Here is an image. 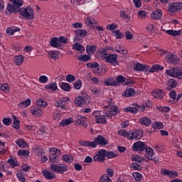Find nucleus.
<instances>
[{
    "mask_svg": "<svg viewBox=\"0 0 182 182\" xmlns=\"http://www.w3.org/2000/svg\"><path fill=\"white\" fill-rule=\"evenodd\" d=\"M100 55L107 63H110L112 66H117L119 65V61H117L119 55L117 53L109 54L106 50L101 49L100 50Z\"/></svg>",
    "mask_w": 182,
    "mask_h": 182,
    "instance_id": "nucleus-1",
    "label": "nucleus"
},
{
    "mask_svg": "<svg viewBox=\"0 0 182 182\" xmlns=\"http://www.w3.org/2000/svg\"><path fill=\"white\" fill-rule=\"evenodd\" d=\"M93 116H95L97 124H106L107 119H112V115L109 112L102 111H96L93 113Z\"/></svg>",
    "mask_w": 182,
    "mask_h": 182,
    "instance_id": "nucleus-2",
    "label": "nucleus"
},
{
    "mask_svg": "<svg viewBox=\"0 0 182 182\" xmlns=\"http://www.w3.org/2000/svg\"><path fill=\"white\" fill-rule=\"evenodd\" d=\"M90 96L87 93H80L77 97L75 99V105L78 107H82L85 105H89L90 103Z\"/></svg>",
    "mask_w": 182,
    "mask_h": 182,
    "instance_id": "nucleus-3",
    "label": "nucleus"
},
{
    "mask_svg": "<svg viewBox=\"0 0 182 182\" xmlns=\"http://www.w3.org/2000/svg\"><path fill=\"white\" fill-rule=\"evenodd\" d=\"M74 123L75 126L81 125L82 127H87V118L82 115H77L75 117L69 118V124Z\"/></svg>",
    "mask_w": 182,
    "mask_h": 182,
    "instance_id": "nucleus-4",
    "label": "nucleus"
},
{
    "mask_svg": "<svg viewBox=\"0 0 182 182\" xmlns=\"http://www.w3.org/2000/svg\"><path fill=\"white\" fill-rule=\"evenodd\" d=\"M20 15L23 17L24 19H27L28 21H32V19H35V13H33V9L28 8H21L19 9Z\"/></svg>",
    "mask_w": 182,
    "mask_h": 182,
    "instance_id": "nucleus-5",
    "label": "nucleus"
},
{
    "mask_svg": "<svg viewBox=\"0 0 182 182\" xmlns=\"http://www.w3.org/2000/svg\"><path fill=\"white\" fill-rule=\"evenodd\" d=\"M182 9L181 2H170L168 4V11L170 14H178Z\"/></svg>",
    "mask_w": 182,
    "mask_h": 182,
    "instance_id": "nucleus-6",
    "label": "nucleus"
},
{
    "mask_svg": "<svg viewBox=\"0 0 182 182\" xmlns=\"http://www.w3.org/2000/svg\"><path fill=\"white\" fill-rule=\"evenodd\" d=\"M168 76H171V77H177V79H182V68H171L166 71Z\"/></svg>",
    "mask_w": 182,
    "mask_h": 182,
    "instance_id": "nucleus-7",
    "label": "nucleus"
},
{
    "mask_svg": "<svg viewBox=\"0 0 182 182\" xmlns=\"http://www.w3.org/2000/svg\"><path fill=\"white\" fill-rule=\"evenodd\" d=\"M68 103H69V97L60 98L55 102L54 106L60 110H66L68 109L66 107Z\"/></svg>",
    "mask_w": 182,
    "mask_h": 182,
    "instance_id": "nucleus-8",
    "label": "nucleus"
},
{
    "mask_svg": "<svg viewBox=\"0 0 182 182\" xmlns=\"http://www.w3.org/2000/svg\"><path fill=\"white\" fill-rule=\"evenodd\" d=\"M50 168L51 171H54L55 173H60V174H63L65 171H68V166L64 164H51L50 165Z\"/></svg>",
    "mask_w": 182,
    "mask_h": 182,
    "instance_id": "nucleus-9",
    "label": "nucleus"
},
{
    "mask_svg": "<svg viewBox=\"0 0 182 182\" xmlns=\"http://www.w3.org/2000/svg\"><path fill=\"white\" fill-rule=\"evenodd\" d=\"M93 143L94 149H96L98 145L106 146L109 144V141H107V139H106V138H105V136L102 135H97V136L94 139Z\"/></svg>",
    "mask_w": 182,
    "mask_h": 182,
    "instance_id": "nucleus-10",
    "label": "nucleus"
},
{
    "mask_svg": "<svg viewBox=\"0 0 182 182\" xmlns=\"http://www.w3.org/2000/svg\"><path fill=\"white\" fill-rule=\"evenodd\" d=\"M94 161H99V163H105L106 161V150L100 149L98 153L93 157Z\"/></svg>",
    "mask_w": 182,
    "mask_h": 182,
    "instance_id": "nucleus-11",
    "label": "nucleus"
},
{
    "mask_svg": "<svg viewBox=\"0 0 182 182\" xmlns=\"http://www.w3.org/2000/svg\"><path fill=\"white\" fill-rule=\"evenodd\" d=\"M146 149H147L146 142H143L141 141L134 142L132 145V150L134 151H144Z\"/></svg>",
    "mask_w": 182,
    "mask_h": 182,
    "instance_id": "nucleus-12",
    "label": "nucleus"
},
{
    "mask_svg": "<svg viewBox=\"0 0 182 182\" xmlns=\"http://www.w3.org/2000/svg\"><path fill=\"white\" fill-rule=\"evenodd\" d=\"M129 132V140H140L143 137V130L141 129L131 130Z\"/></svg>",
    "mask_w": 182,
    "mask_h": 182,
    "instance_id": "nucleus-13",
    "label": "nucleus"
},
{
    "mask_svg": "<svg viewBox=\"0 0 182 182\" xmlns=\"http://www.w3.org/2000/svg\"><path fill=\"white\" fill-rule=\"evenodd\" d=\"M161 176H167L169 178H174V177L178 176V173L177 171H173L168 168H162L161 170Z\"/></svg>",
    "mask_w": 182,
    "mask_h": 182,
    "instance_id": "nucleus-14",
    "label": "nucleus"
},
{
    "mask_svg": "<svg viewBox=\"0 0 182 182\" xmlns=\"http://www.w3.org/2000/svg\"><path fill=\"white\" fill-rule=\"evenodd\" d=\"M165 59L168 63H171L172 65H177V57L172 54L171 53L164 52Z\"/></svg>",
    "mask_w": 182,
    "mask_h": 182,
    "instance_id": "nucleus-15",
    "label": "nucleus"
},
{
    "mask_svg": "<svg viewBox=\"0 0 182 182\" xmlns=\"http://www.w3.org/2000/svg\"><path fill=\"white\" fill-rule=\"evenodd\" d=\"M49 43L51 48H55V49H62L63 48V44L60 43L58 37H52Z\"/></svg>",
    "mask_w": 182,
    "mask_h": 182,
    "instance_id": "nucleus-16",
    "label": "nucleus"
},
{
    "mask_svg": "<svg viewBox=\"0 0 182 182\" xmlns=\"http://www.w3.org/2000/svg\"><path fill=\"white\" fill-rule=\"evenodd\" d=\"M146 154H147V158L148 160H152L153 161H155V163H159V159L157 157L154 156V150L151 149V147H146Z\"/></svg>",
    "mask_w": 182,
    "mask_h": 182,
    "instance_id": "nucleus-17",
    "label": "nucleus"
},
{
    "mask_svg": "<svg viewBox=\"0 0 182 182\" xmlns=\"http://www.w3.org/2000/svg\"><path fill=\"white\" fill-rule=\"evenodd\" d=\"M7 11H6L5 14L6 15H8V16H9V15H11V14H18L20 12L19 9H16V7L12 4L9 3L7 4Z\"/></svg>",
    "mask_w": 182,
    "mask_h": 182,
    "instance_id": "nucleus-18",
    "label": "nucleus"
},
{
    "mask_svg": "<svg viewBox=\"0 0 182 182\" xmlns=\"http://www.w3.org/2000/svg\"><path fill=\"white\" fill-rule=\"evenodd\" d=\"M30 112L33 116H36L37 117H39L43 114L42 108H40L38 105L31 107Z\"/></svg>",
    "mask_w": 182,
    "mask_h": 182,
    "instance_id": "nucleus-19",
    "label": "nucleus"
},
{
    "mask_svg": "<svg viewBox=\"0 0 182 182\" xmlns=\"http://www.w3.org/2000/svg\"><path fill=\"white\" fill-rule=\"evenodd\" d=\"M152 96L154 99L161 100L164 97V92L163 90L156 89L152 92Z\"/></svg>",
    "mask_w": 182,
    "mask_h": 182,
    "instance_id": "nucleus-20",
    "label": "nucleus"
},
{
    "mask_svg": "<svg viewBox=\"0 0 182 182\" xmlns=\"http://www.w3.org/2000/svg\"><path fill=\"white\" fill-rule=\"evenodd\" d=\"M119 113H120V110H119L117 106L114 103L111 105V107L108 109V114H109V116H116V114H119Z\"/></svg>",
    "mask_w": 182,
    "mask_h": 182,
    "instance_id": "nucleus-21",
    "label": "nucleus"
},
{
    "mask_svg": "<svg viewBox=\"0 0 182 182\" xmlns=\"http://www.w3.org/2000/svg\"><path fill=\"white\" fill-rule=\"evenodd\" d=\"M43 176L47 180H53V178H56V174L46 169L43 171Z\"/></svg>",
    "mask_w": 182,
    "mask_h": 182,
    "instance_id": "nucleus-22",
    "label": "nucleus"
},
{
    "mask_svg": "<svg viewBox=\"0 0 182 182\" xmlns=\"http://www.w3.org/2000/svg\"><path fill=\"white\" fill-rule=\"evenodd\" d=\"M163 16V11L161 9H157L156 11H154L151 13V17L152 19H154L155 21H159V19H161V17Z\"/></svg>",
    "mask_w": 182,
    "mask_h": 182,
    "instance_id": "nucleus-23",
    "label": "nucleus"
},
{
    "mask_svg": "<svg viewBox=\"0 0 182 182\" xmlns=\"http://www.w3.org/2000/svg\"><path fill=\"white\" fill-rule=\"evenodd\" d=\"M139 124L149 127L151 124V119L146 117H143L139 119Z\"/></svg>",
    "mask_w": 182,
    "mask_h": 182,
    "instance_id": "nucleus-24",
    "label": "nucleus"
},
{
    "mask_svg": "<svg viewBox=\"0 0 182 182\" xmlns=\"http://www.w3.org/2000/svg\"><path fill=\"white\" fill-rule=\"evenodd\" d=\"M134 70H138L139 72H147L149 66H145L140 63H137L134 66Z\"/></svg>",
    "mask_w": 182,
    "mask_h": 182,
    "instance_id": "nucleus-25",
    "label": "nucleus"
},
{
    "mask_svg": "<svg viewBox=\"0 0 182 182\" xmlns=\"http://www.w3.org/2000/svg\"><path fill=\"white\" fill-rule=\"evenodd\" d=\"M134 95H136V90H134V88H127L122 96H124V97H132L134 96Z\"/></svg>",
    "mask_w": 182,
    "mask_h": 182,
    "instance_id": "nucleus-26",
    "label": "nucleus"
},
{
    "mask_svg": "<svg viewBox=\"0 0 182 182\" xmlns=\"http://www.w3.org/2000/svg\"><path fill=\"white\" fill-rule=\"evenodd\" d=\"M73 48L75 50H77V52H80V55H83V53H85V50H86V49L85 48V46H82V44L79 43H74L73 46Z\"/></svg>",
    "mask_w": 182,
    "mask_h": 182,
    "instance_id": "nucleus-27",
    "label": "nucleus"
},
{
    "mask_svg": "<svg viewBox=\"0 0 182 182\" xmlns=\"http://www.w3.org/2000/svg\"><path fill=\"white\" fill-rule=\"evenodd\" d=\"M104 85H105V86H116L117 85V82H116V80H114V78H113V77H109L105 80Z\"/></svg>",
    "mask_w": 182,
    "mask_h": 182,
    "instance_id": "nucleus-28",
    "label": "nucleus"
},
{
    "mask_svg": "<svg viewBox=\"0 0 182 182\" xmlns=\"http://www.w3.org/2000/svg\"><path fill=\"white\" fill-rule=\"evenodd\" d=\"M78 143L83 147H93L95 149V142L93 141L80 140Z\"/></svg>",
    "mask_w": 182,
    "mask_h": 182,
    "instance_id": "nucleus-29",
    "label": "nucleus"
},
{
    "mask_svg": "<svg viewBox=\"0 0 182 182\" xmlns=\"http://www.w3.org/2000/svg\"><path fill=\"white\" fill-rule=\"evenodd\" d=\"M177 87V81L174 79H170L168 82V86L166 87V90H171L172 89H176Z\"/></svg>",
    "mask_w": 182,
    "mask_h": 182,
    "instance_id": "nucleus-30",
    "label": "nucleus"
},
{
    "mask_svg": "<svg viewBox=\"0 0 182 182\" xmlns=\"http://www.w3.org/2000/svg\"><path fill=\"white\" fill-rule=\"evenodd\" d=\"M159 70H164V67H163L159 64H155L151 66V68L149 69V73H154L155 72H159Z\"/></svg>",
    "mask_w": 182,
    "mask_h": 182,
    "instance_id": "nucleus-31",
    "label": "nucleus"
},
{
    "mask_svg": "<svg viewBox=\"0 0 182 182\" xmlns=\"http://www.w3.org/2000/svg\"><path fill=\"white\" fill-rule=\"evenodd\" d=\"M36 106L38 107H43V109H45L46 107H48V102L46 100H44L43 98H39L36 100Z\"/></svg>",
    "mask_w": 182,
    "mask_h": 182,
    "instance_id": "nucleus-32",
    "label": "nucleus"
},
{
    "mask_svg": "<svg viewBox=\"0 0 182 182\" xmlns=\"http://www.w3.org/2000/svg\"><path fill=\"white\" fill-rule=\"evenodd\" d=\"M125 113H132V114H136L139 112V109L136 107H126L124 109Z\"/></svg>",
    "mask_w": 182,
    "mask_h": 182,
    "instance_id": "nucleus-33",
    "label": "nucleus"
},
{
    "mask_svg": "<svg viewBox=\"0 0 182 182\" xmlns=\"http://www.w3.org/2000/svg\"><path fill=\"white\" fill-rule=\"evenodd\" d=\"M14 60L16 65H17V66H21V64L23 63V61L25 60V56L22 55H16Z\"/></svg>",
    "mask_w": 182,
    "mask_h": 182,
    "instance_id": "nucleus-34",
    "label": "nucleus"
},
{
    "mask_svg": "<svg viewBox=\"0 0 182 182\" xmlns=\"http://www.w3.org/2000/svg\"><path fill=\"white\" fill-rule=\"evenodd\" d=\"M165 33L171 36H180V35L182 33L181 30H166L165 31Z\"/></svg>",
    "mask_w": 182,
    "mask_h": 182,
    "instance_id": "nucleus-35",
    "label": "nucleus"
},
{
    "mask_svg": "<svg viewBox=\"0 0 182 182\" xmlns=\"http://www.w3.org/2000/svg\"><path fill=\"white\" fill-rule=\"evenodd\" d=\"M118 134L130 140V131L127 132L126 129H120L118 131Z\"/></svg>",
    "mask_w": 182,
    "mask_h": 182,
    "instance_id": "nucleus-36",
    "label": "nucleus"
},
{
    "mask_svg": "<svg viewBox=\"0 0 182 182\" xmlns=\"http://www.w3.org/2000/svg\"><path fill=\"white\" fill-rule=\"evenodd\" d=\"M77 60H82V62H90L92 58H90V55H80L77 57Z\"/></svg>",
    "mask_w": 182,
    "mask_h": 182,
    "instance_id": "nucleus-37",
    "label": "nucleus"
},
{
    "mask_svg": "<svg viewBox=\"0 0 182 182\" xmlns=\"http://www.w3.org/2000/svg\"><path fill=\"white\" fill-rule=\"evenodd\" d=\"M50 156H60L62 154V151L58 148L53 147L49 149Z\"/></svg>",
    "mask_w": 182,
    "mask_h": 182,
    "instance_id": "nucleus-38",
    "label": "nucleus"
},
{
    "mask_svg": "<svg viewBox=\"0 0 182 182\" xmlns=\"http://www.w3.org/2000/svg\"><path fill=\"white\" fill-rule=\"evenodd\" d=\"M53 120H60V116H62V112L58 109H53Z\"/></svg>",
    "mask_w": 182,
    "mask_h": 182,
    "instance_id": "nucleus-39",
    "label": "nucleus"
},
{
    "mask_svg": "<svg viewBox=\"0 0 182 182\" xmlns=\"http://www.w3.org/2000/svg\"><path fill=\"white\" fill-rule=\"evenodd\" d=\"M96 46L95 45H91V46H89L87 45L86 46V52L87 53V55H92V53H95V52H96Z\"/></svg>",
    "mask_w": 182,
    "mask_h": 182,
    "instance_id": "nucleus-40",
    "label": "nucleus"
},
{
    "mask_svg": "<svg viewBox=\"0 0 182 182\" xmlns=\"http://www.w3.org/2000/svg\"><path fill=\"white\" fill-rule=\"evenodd\" d=\"M16 144H17L18 147H21V149H25L27 146L26 141L22 139H18L16 141Z\"/></svg>",
    "mask_w": 182,
    "mask_h": 182,
    "instance_id": "nucleus-41",
    "label": "nucleus"
},
{
    "mask_svg": "<svg viewBox=\"0 0 182 182\" xmlns=\"http://www.w3.org/2000/svg\"><path fill=\"white\" fill-rule=\"evenodd\" d=\"M75 34L80 38H85L87 34V31L85 29L77 30L75 31Z\"/></svg>",
    "mask_w": 182,
    "mask_h": 182,
    "instance_id": "nucleus-42",
    "label": "nucleus"
},
{
    "mask_svg": "<svg viewBox=\"0 0 182 182\" xmlns=\"http://www.w3.org/2000/svg\"><path fill=\"white\" fill-rule=\"evenodd\" d=\"M8 163L11 166L12 168H15V167L19 166V162H18V159H9Z\"/></svg>",
    "mask_w": 182,
    "mask_h": 182,
    "instance_id": "nucleus-43",
    "label": "nucleus"
},
{
    "mask_svg": "<svg viewBox=\"0 0 182 182\" xmlns=\"http://www.w3.org/2000/svg\"><path fill=\"white\" fill-rule=\"evenodd\" d=\"M105 154L107 159H114V157H117V156H119V153L114 152L113 151H106Z\"/></svg>",
    "mask_w": 182,
    "mask_h": 182,
    "instance_id": "nucleus-44",
    "label": "nucleus"
},
{
    "mask_svg": "<svg viewBox=\"0 0 182 182\" xmlns=\"http://www.w3.org/2000/svg\"><path fill=\"white\" fill-rule=\"evenodd\" d=\"M112 36H114L116 39H122L123 38V33L120 32V30H115L112 32Z\"/></svg>",
    "mask_w": 182,
    "mask_h": 182,
    "instance_id": "nucleus-45",
    "label": "nucleus"
},
{
    "mask_svg": "<svg viewBox=\"0 0 182 182\" xmlns=\"http://www.w3.org/2000/svg\"><path fill=\"white\" fill-rule=\"evenodd\" d=\"M13 119H14V122H13L12 127L16 129H21V126H20L21 122L16 119V116L15 115L13 116Z\"/></svg>",
    "mask_w": 182,
    "mask_h": 182,
    "instance_id": "nucleus-46",
    "label": "nucleus"
},
{
    "mask_svg": "<svg viewBox=\"0 0 182 182\" xmlns=\"http://www.w3.org/2000/svg\"><path fill=\"white\" fill-rule=\"evenodd\" d=\"M19 157H28L29 156V151L24 149H19L17 152Z\"/></svg>",
    "mask_w": 182,
    "mask_h": 182,
    "instance_id": "nucleus-47",
    "label": "nucleus"
},
{
    "mask_svg": "<svg viewBox=\"0 0 182 182\" xmlns=\"http://www.w3.org/2000/svg\"><path fill=\"white\" fill-rule=\"evenodd\" d=\"M11 2L16 7L17 9H21V6L23 5L22 0H11Z\"/></svg>",
    "mask_w": 182,
    "mask_h": 182,
    "instance_id": "nucleus-48",
    "label": "nucleus"
},
{
    "mask_svg": "<svg viewBox=\"0 0 182 182\" xmlns=\"http://www.w3.org/2000/svg\"><path fill=\"white\" fill-rule=\"evenodd\" d=\"M156 109L159 112H161V113H168V112H170V110H171V108H170V107L159 106L156 107Z\"/></svg>",
    "mask_w": 182,
    "mask_h": 182,
    "instance_id": "nucleus-49",
    "label": "nucleus"
},
{
    "mask_svg": "<svg viewBox=\"0 0 182 182\" xmlns=\"http://www.w3.org/2000/svg\"><path fill=\"white\" fill-rule=\"evenodd\" d=\"M86 25H96L97 23V21H96V19H95L93 17H87L85 20Z\"/></svg>",
    "mask_w": 182,
    "mask_h": 182,
    "instance_id": "nucleus-50",
    "label": "nucleus"
},
{
    "mask_svg": "<svg viewBox=\"0 0 182 182\" xmlns=\"http://www.w3.org/2000/svg\"><path fill=\"white\" fill-rule=\"evenodd\" d=\"M59 156L60 155L49 156V161H50V163H58V161L60 160V157Z\"/></svg>",
    "mask_w": 182,
    "mask_h": 182,
    "instance_id": "nucleus-51",
    "label": "nucleus"
},
{
    "mask_svg": "<svg viewBox=\"0 0 182 182\" xmlns=\"http://www.w3.org/2000/svg\"><path fill=\"white\" fill-rule=\"evenodd\" d=\"M131 168H134V170H136L137 171H140V170H142L143 167H141V165L137 162H133L131 164Z\"/></svg>",
    "mask_w": 182,
    "mask_h": 182,
    "instance_id": "nucleus-52",
    "label": "nucleus"
},
{
    "mask_svg": "<svg viewBox=\"0 0 182 182\" xmlns=\"http://www.w3.org/2000/svg\"><path fill=\"white\" fill-rule=\"evenodd\" d=\"M132 176L136 181H141V178H143V174H141L139 172H134L132 173Z\"/></svg>",
    "mask_w": 182,
    "mask_h": 182,
    "instance_id": "nucleus-53",
    "label": "nucleus"
},
{
    "mask_svg": "<svg viewBox=\"0 0 182 182\" xmlns=\"http://www.w3.org/2000/svg\"><path fill=\"white\" fill-rule=\"evenodd\" d=\"M74 88L76 89V90H80L82 87V80H75L73 83Z\"/></svg>",
    "mask_w": 182,
    "mask_h": 182,
    "instance_id": "nucleus-54",
    "label": "nucleus"
},
{
    "mask_svg": "<svg viewBox=\"0 0 182 182\" xmlns=\"http://www.w3.org/2000/svg\"><path fill=\"white\" fill-rule=\"evenodd\" d=\"M17 178L18 181L25 182L26 181V178H25V173L19 172L17 173Z\"/></svg>",
    "mask_w": 182,
    "mask_h": 182,
    "instance_id": "nucleus-55",
    "label": "nucleus"
},
{
    "mask_svg": "<svg viewBox=\"0 0 182 182\" xmlns=\"http://www.w3.org/2000/svg\"><path fill=\"white\" fill-rule=\"evenodd\" d=\"M46 89H48V90H56V89H58V85H56L55 82L48 84L46 86Z\"/></svg>",
    "mask_w": 182,
    "mask_h": 182,
    "instance_id": "nucleus-56",
    "label": "nucleus"
},
{
    "mask_svg": "<svg viewBox=\"0 0 182 182\" xmlns=\"http://www.w3.org/2000/svg\"><path fill=\"white\" fill-rule=\"evenodd\" d=\"M100 182H112V179H110L109 176L103 174L100 179Z\"/></svg>",
    "mask_w": 182,
    "mask_h": 182,
    "instance_id": "nucleus-57",
    "label": "nucleus"
},
{
    "mask_svg": "<svg viewBox=\"0 0 182 182\" xmlns=\"http://www.w3.org/2000/svg\"><path fill=\"white\" fill-rule=\"evenodd\" d=\"M2 122L4 126H11L12 124V120L9 117L3 118Z\"/></svg>",
    "mask_w": 182,
    "mask_h": 182,
    "instance_id": "nucleus-58",
    "label": "nucleus"
},
{
    "mask_svg": "<svg viewBox=\"0 0 182 182\" xmlns=\"http://www.w3.org/2000/svg\"><path fill=\"white\" fill-rule=\"evenodd\" d=\"M163 127H164V125H163V123L161 122H155L154 124H152V128L153 129H163Z\"/></svg>",
    "mask_w": 182,
    "mask_h": 182,
    "instance_id": "nucleus-59",
    "label": "nucleus"
},
{
    "mask_svg": "<svg viewBox=\"0 0 182 182\" xmlns=\"http://www.w3.org/2000/svg\"><path fill=\"white\" fill-rule=\"evenodd\" d=\"M116 52L117 53H121L122 55H124L125 50H124V47L122 46H116Z\"/></svg>",
    "mask_w": 182,
    "mask_h": 182,
    "instance_id": "nucleus-60",
    "label": "nucleus"
},
{
    "mask_svg": "<svg viewBox=\"0 0 182 182\" xmlns=\"http://www.w3.org/2000/svg\"><path fill=\"white\" fill-rule=\"evenodd\" d=\"M117 83H124L126 78L123 75H118L116 77Z\"/></svg>",
    "mask_w": 182,
    "mask_h": 182,
    "instance_id": "nucleus-61",
    "label": "nucleus"
},
{
    "mask_svg": "<svg viewBox=\"0 0 182 182\" xmlns=\"http://www.w3.org/2000/svg\"><path fill=\"white\" fill-rule=\"evenodd\" d=\"M118 26L117 24L112 23L111 24H108L107 26V31H114V29H117Z\"/></svg>",
    "mask_w": 182,
    "mask_h": 182,
    "instance_id": "nucleus-62",
    "label": "nucleus"
},
{
    "mask_svg": "<svg viewBox=\"0 0 182 182\" xmlns=\"http://www.w3.org/2000/svg\"><path fill=\"white\" fill-rule=\"evenodd\" d=\"M59 124L60 127H65V126H69V118L63 119Z\"/></svg>",
    "mask_w": 182,
    "mask_h": 182,
    "instance_id": "nucleus-63",
    "label": "nucleus"
},
{
    "mask_svg": "<svg viewBox=\"0 0 182 182\" xmlns=\"http://www.w3.org/2000/svg\"><path fill=\"white\" fill-rule=\"evenodd\" d=\"M60 86L63 90H65V92H69V84L68 82H62Z\"/></svg>",
    "mask_w": 182,
    "mask_h": 182,
    "instance_id": "nucleus-64",
    "label": "nucleus"
}]
</instances>
